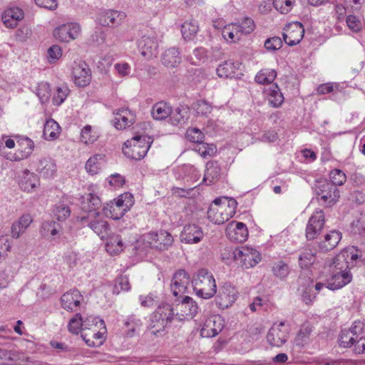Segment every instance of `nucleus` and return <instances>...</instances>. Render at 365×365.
Returning <instances> with one entry per match:
<instances>
[{
	"label": "nucleus",
	"instance_id": "obj_9",
	"mask_svg": "<svg viewBox=\"0 0 365 365\" xmlns=\"http://www.w3.org/2000/svg\"><path fill=\"white\" fill-rule=\"evenodd\" d=\"M81 26L77 23L62 24L53 30V36L61 42H70L78 37Z\"/></svg>",
	"mask_w": 365,
	"mask_h": 365
},
{
	"label": "nucleus",
	"instance_id": "obj_27",
	"mask_svg": "<svg viewBox=\"0 0 365 365\" xmlns=\"http://www.w3.org/2000/svg\"><path fill=\"white\" fill-rule=\"evenodd\" d=\"M40 181L36 175L26 170L19 182L22 190L30 192L35 190L39 186Z\"/></svg>",
	"mask_w": 365,
	"mask_h": 365
},
{
	"label": "nucleus",
	"instance_id": "obj_41",
	"mask_svg": "<svg viewBox=\"0 0 365 365\" xmlns=\"http://www.w3.org/2000/svg\"><path fill=\"white\" fill-rule=\"evenodd\" d=\"M277 72L274 69L261 70L255 76V81L260 84L271 83L276 78Z\"/></svg>",
	"mask_w": 365,
	"mask_h": 365
},
{
	"label": "nucleus",
	"instance_id": "obj_62",
	"mask_svg": "<svg viewBox=\"0 0 365 365\" xmlns=\"http://www.w3.org/2000/svg\"><path fill=\"white\" fill-rule=\"evenodd\" d=\"M130 289V284L128 277L126 275H123L117 279L113 292L118 294L120 290L128 291Z\"/></svg>",
	"mask_w": 365,
	"mask_h": 365
},
{
	"label": "nucleus",
	"instance_id": "obj_29",
	"mask_svg": "<svg viewBox=\"0 0 365 365\" xmlns=\"http://www.w3.org/2000/svg\"><path fill=\"white\" fill-rule=\"evenodd\" d=\"M317 259V250L313 247L304 248L299 255V265L302 269L310 267Z\"/></svg>",
	"mask_w": 365,
	"mask_h": 365
},
{
	"label": "nucleus",
	"instance_id": "obj_23",
	"mask_svg": "<svg viewBox=\"0 0 365 365\" xmlns=\"http://www.w3.org/2000/svg\"><path fill=\"white\" fill-rule=\"evenodd\" d=\"M352 280L350 271L333 272V274L327 284V289L335 290L348 284Z\"/></svg>",
	"mask_w": 365,
	"mask_h": 365
},
{
	"label": "nucleus",
	"instance_id": "obj_34",
	"mask_svg": "<svg viewBox=\"0 0 365 365\" xmlns=\"http://www.w3.org/2000/svg\"><path fill=\"white\" fill-rule=\"evenodd\" d=\"M172 108L165 102L156 103L152 108V115L155 120H164L172 114Z\"/></svg>",
	"mask_w": 365,
	"mask_h": 365
},
{
	"label": "nucleus",
	"instance_id": "obj_1",
	"mask_svg": "<svg viewBox=\"0 0 365 365\" xmlns=\"http://www.w3.org/2000/svg\"><path fill=\"white\" fill-rule=\"evenodd\" d=\"M237 202L233 198H216L207 211L208 219L215 224H223L235 214Z\"/></svg>",
	"mask_w": 365,
	"mask_h": 365
},
{
	"label": "nucleus",
	"instance_id": "obj_4",
	"mask_svg": "<svg viewBox=\"0 0 365 365\" xmlns=\"http://www.w3.org/2000/svg\"><path fill=\"white\" fill-rule=\"evenodd\" d=\"M170 304L158 307L150 317L148 331L151 335L163 336L166 334V327L173 321Z\"/></svg>",
	"mask_w": 365,
	"mask_h": 365
},
{
	"label": "nucleus",
	"instance_id": "obj_35",
	"mask_svg": "<svg viewBox=\"0 0 365 365\" xmlns=\"http://www.w3.org/2000/svg\"><path fill=\"white\" fill-rule=\"evenodd\" d=\"M268 101L273 107L278 108L284 102V96L277 84L271 86L267 90Z\"/></svg>",
	"mask_w": 365,
	"mask_h": 365
},
{
	"label": "nucleus",
	"instance_id": "obj_26",
	"mask_svg": "<svg viewBox=\"0 0 365 365\" xmlns=\"http://www.w3.org/2000/svg\"><path fill=\"white\" fill-rule=\"evenodd\" d=\"M341 233L336 230H331L326 234L324 240L319 244V249L323 252L333 250L340 242Z\"/></svg>",
	"mask_w": 365,
	"mask_h": 365
},
{
	"label": "nucleus",
	"instance_id": "obj_42",
	"mask_svg": "<svg viewBox=\"0 0 365 365\" xmlns=\"http://www.w3.org/2000/svg\"><path fill=\"white\" fill-rule=\"evenodd\" d=\"M188 117V112L185 108L180 109L178 108L175 109V111L170 115V122L173 125H181L186 123Z\"/></svg>",
	"mask_w": 365,
	"mask_h": 365
},
{
	"label": "nucleus",
	"instance_id": "obj_51",
	"mask_svg": "<svg viewBox=\"0 0 365 365\" xmlns=\"http://www.w3.org/2000/svg\"><path fill=\"white\" fill-rule=\"evenodd\" d=\"M98 139V135L95 132H93L92 127L90 125H86L81 130V141L85 144H90L94 143Z\"/></svg>",
	"mask_w": 365,
	"mask_h": 365
},
{
	"label": "nucleus",
	"instance_id": "obj_31",
	"mask_svg": "<svg viewBox=\"0 0 365 365\" xmlns=\"http://www.w3.org/2000/svg\"><path fill=\"white\" fill-rule=\"evenodd\" d=\"M220 175V168L216 162L207 163L202 183L207 185H211L217 181Z\"/></svg>",
	"mask_w": 365,
	"mask_h": 365
},
{
	"label": "nucleus",
	"instance_id": "obj_57",
	"mask_svg": "<svg viewBox=\"0 0 365 365\" xmlns=\"http://www.w3.org/2000/svg\"><path fill=\"white\" fill-rule=\"evenodd\" d=\"M312 331V329L311 327L308 325L303 326L299 330L297 336H296V344L298 346H303L304 344H306L308 341Z\"/></svg>",
	"mask_w": 365,
	"mask_h": 365
},
{
	"label": "nucleus",
	"instance_id": "obj_48",
	"mask_svg": "<svg viewBox=\"0 0 365 365\" xmlns=\"http://www.w3.org/2000/svg\"><path fill=\"white\" fill-rule=\"evenodd\" d=\"M272 269L274 275L280 279L286 278L289 273V267L288 264L283 261L275 262L273 264Z\"/></svg>",
	"mask_w": 365,
	"mask_h": 365
},
{
	"label": "nucleus",
	"instance_id": "obj_19",
	"mask_svg": "<svg viewBox=\"0 0 365 365\" xmlns=\"http://www.w3.org/2000/svg\"><path fill=\"white\" fill-rule=\"evenodd\" d=\"M202 228L195 224H189L184 227L180 234L181 242L186 244H196L203 238Z\"/></svg>",
	"mask_w": 365,
	"mask_h": 365
},
{
	"label": "nucleus",
	"instance_id": "obj_52",
	"mask_svg": "<svg viewBox=\"0 0 365 365\" xmlns=\"http://www.w3.org/2000/svg\"><path fill=\"white\" fill-rule=\"evenodd\" d=\"M50 91L49 84L45 82L38 83L36 88V94L42 103L48 101L51 96Z\"/></svg>",
	"mask_w": 365,
	"mask_h": 365
},
{
	"label": "nucleus",
	"instance_id": "obj_21",
	"mask_svg": "<svg viewBox=\"0 0 365 365\" xmlns=\"http://www.w3.org/2000/svg\"><path fill=\"white\" fill-rule=\"evenodd\" d=\"M83 300V296L77 289H72L64 293L61 298V306L68 311H76Z\"/></svg>",
	"mask_w": 365,
	"mask_h": 365
},
{
	"label": "nucleus",
	"instance_id": "obj_43",
	"mask_svg": "<svg viewBox=\"0 0 365 365\" xmlns=\"http://www.w3.org/2000/svg\"><path fill=\"white\" fill-rule=\"evenodd\" d=\"M123 240L119 235L113 236L106 244V250L110 254H118L123 251Z\"/></svg>",
	"mask_w": 365,
	"mask_h": 365
},
{
	"label": "nucleus",
	"instance_id": "obj_10",
	"mask_svg": "<svg viewBox=\"0 0 365 365\" xmlns=\"http://www.w3.org/2000/svg\"><path fill=\"white\" fill-rule=\"evenodd\" d=\"M284 30L282 35L284 41L289 46L298 44L304 34L303 25L298 21L289 24Z\"/></svg>",
	"mask_w": 365,
	"mask_h": 365
},
{
	"label": "nucleus",
	"instance_id": "obj_61",
	"mask_svg": "<svg viewBox=\"0 0 365 365\" xmlns=\"http://www.w3.org/2000/svg\"><path fill=\"white\" fill-rule=\"evenodd\" d=\"M68 93L69 89L67 86L58 87L56 90V93L54 94L53 98V104L60 106L65 101Z\"/></svg>",
	"mask_w": 365,
	"mask_h": 365
},
{
	"label": "nucleus",
	"instance_id": "obj_54",
	"mask_svg": "<svg viewBox=\"0 0 365 365\" xmlns=\"http://www.w3.org/2000/svg\"><path fill=\"white\" fill-rule=\"evenodd\" d=\"M295 0H273L274 7L281 14H286L289 13L294 4Z\"/></svg>",
	"mask_w": 365,
	"mask_h": 365
},
{
	"label": "nucleus",
	"instance_id": "obj_12",
	"mask_svg": "<svg viewBox=\"0 0 365 365\" xmlns=\"http://www.w3.org/2000/svg\"><path fill=\"white\" fill-rule=\"evenodd\" d=\"M237 292L234 287L230 284H225L215 298L216 304L221 309L228 308L237 299Z\"/></svg>",
	"mask_w": 365,
	"mask_h": 365
},
{
	"label": "nucleus",
	"instance_id": "obj_40",
	"mask_svg": "<svg viewBox=\"0 0 365 365\" xmlns=\"http://www.w3.org/2000/svg\"><path fill=\"white\" fill-rule=\"evenodd\" d=\"M235 66L232 61H225L220 64L216 69L217 74L220 78H229L235 74Z\"/></svg>",
	"mask_w": 365,
	"mask_h": 365
},
{
	"label": "nucleus",
	"instance_id": "obj_59",
	"mask_svg": "<svg viewBox=\"0 0 365 365\" xmlns=\"http://www.w3.org/2000/svg\"><path fill=\"white\" fill-rule=\"evenodd\" d=\"M192 108L197 113L202 115H207L212 111L211 105L205 100H199L192 104Z\"/></svg>",
	"mask_w": 365,
	"mask_h": 365
},
{
	"label": "nucleus",
	"instance_id": "obj_63",
	"mask_svg": "<svg viewBox=\"0 0 365 365\" xmlns=\"http://www.w3.org/2000/svg\"><path fill=\"white\" fill-rule=\"evenodd\" d=\"M346 21L349 29L354 32H359L362 29L363 23L356 16H348Z\"/></svg>",
	"mask_w": 365,
	"mask_h": 365
},
{
	"label": "nucleus",
	"instance_id": "obj_37",
	"mask_svg": "<svg viewBox=\"0 0 365 365\" xmlns=\"http://www.w3.org/2000/svg\"><path fill=\"white\" fill-rule=\"evenodd\" d=\"M222 35L226 41L233 43L240 41L242 36L235 24L225 26L222 29Z\"/></svg>",
	"mask_w": 365,
	"mask_h": 365
},
{
	"label": "nucleus",
	"instance_id": "obj_5",
	"mask_svg": "<svg viewBox=\"0 0 365 365\" xmlns=\"http://www.w3.org/2000/svg\"><path fill=\"white\" fill-rule=\"evenodd\" d=\"M78 221L83 227H89L102 240L109 237L111 234L109 224L100 216L99 212L87 213L79 217Z\"/></svg>",
	"mask_w": 365,
	"mask_h": 365
},
{
	"label": "nucleus",
	"instance_id": "obj_17",
	"mask_svg": "<svg viewBox=\"0 0 365 365\" xmlns=\"http://www.w3.org/2000/svg\"><path fill=\"white\" fill-rule=\"evenodd\" d=\"M73 77L75 84L78 86H86L91 80V69L85 62L76 63L73 67Z\"/></svg>",
	"mask_w": 365,
	"mask_h": 365
},
{
	"label": "nucleus",
	"instance_id": "obj_36",
	"mask_svg": "<svg viewBox=\"0 0 365 365\" xmlns=\"http://www.w3.org/2000/svg\"><path fill=\"white\" fill-rule=\"evenodd\" d=\"M349 255L348 252H342L340 254L337 255L333 259V263L331 265L333 272H345L349 271V262L347 259Z\"/></svg>",
	"mask_w": 365,
	"mask_h": 365
},
{
	"label": "nucleus",
	"instance_id": "obj_18",
	"mask_svg": "<svg viewBox=\"0 0 365 365\" xmlns=\"http://www.w3.org/2000/svg\"><path fill=\"white\" fill-rule=\"evenodd\" d=\"M226 234L230 240L237 242H243L248 237V230L243 222H231L226 228Z\"/></svg>",
	"mask_w": 365,
	"mask_h": 365
},
{
	"label": "nucleus",
	"instance_id": "obj_64",
	"mask_svg": "<svg viewBox=\"0 0 365 365\" xmlns=\"http://www.w3.org/2000/svg\"><path fill=\"white\" fill-rule=\"evenodd\" d=\"M282 46V41L279 37L274 36L267 38L264 42V47L268 51H276Z\"/></svg>",
	"mask_w": 365,
	"mask_h": 365
},
{
	"label": "nucleus",
	"instance_id": "obj_47",
	"mask_svg": "<svg viewBox=\"0 0 365 365\" xmlns=\"http://www.w3.org/2000/svg\"><path fill=\"white\" fill-rule=\"evenodd\" d=\"M53 215L58 222H63L71 215L70 207L63 203L57 204L53 209Z\"/></svg>",
	"mask_w": 365,
	"mask_h": 365
},
{
	"label": "nucleus",
	"instance_id": "obj_13",
	"mask_svg": "<svg viewBox=\"0 0 365 365\" xmlns=\"http://www.w3.org/2000/svg\"><path fill=\"white\" fill-rule=\"evenodd\" d=\"M288 339L287 330L284 328V323L274 324L267 335V342L272 346H282Z\"/></svg>",
	"mask_w": 365,
	"mask_h": 365
},
{
	"label": "nucleus",
	"instance_id": "obj_56",
	"mask_svg": "<svg viewBox=\"0 0 365 365\" xmlns=\"http://www.w3.org/2000/svg\"><path fill=\"white\" fill-rule=\"evenodd\" d=\"M86 200L87 201V205H84L83 208L88 210V213L96 212V210L101 206L100 198L91 193L87 195Z\"/></svg>",
	"mask_w": 365,
	"mask_h": 365
},
{
	"label": "nucleus",
	"instance_id": "obj_24",
	"mask_svg": "<svg viewBox=\"0 0 365 365\" xmlns=\"http://www.w3.org/2000/svg\"><path fill=\"white\" fill-rule=\"evenodd\" d=\"M24 18V12L19 8L6 10L2 14V21L7 28H15L18 22Z\"/></svg>",
	"mask_w": 365,
	"mask_h": 365
},
{
	"label": "nucleus",
	"instance_id": "obj_6",
	"mask_svg": "<svg viewBox=\"0 0 365 365\" xmlns=\"http://www.w3.org/2000/svg\"><path fill=\"white\" fill-rule=\"evenodd\" d=\"M313 190L319 202H322L327 206L334 205L340 197L339 189L326 179L317 180Z\"/></svg>",
	"mask_w": 365,
	"mask_h": 365
},
{
	"label": "nucleus",
	"instance_id": "obj_22",
	"mask_svg": "<svg viewBox=\"0 0 365 365\" xmlns=\"http://www.w3.org/2000/svg\"><path fill=\"white\" fill-rule=\"evenodd\" d=\"M140 54L147 59L157 55L158 43L153 37L143 36L138 41Z\"/></svg>",
	"mask_w": 365,
	"mask_h": 365
},
{
	"label": "nucleus",
	"instance_id": "obj_46",
	"mask_svg": "<svg viewBox=\"0 0 365 365\" xmlns=\"http://www.w3.org/2000/svg\"><path fill=\"white\" fill-rule=\"evenodd\" d=\"M19 153L21 154L20 158H27L32 153L34 148V142L29 138L21 139L19 143Z\"/></svg>",
	"mask_w": 365,
	"mask_h": 365
},
{
	"label": "nucleus",
	"instance_id": "obj_8",
	"mask_svg": "<svg viewBox=\"0 0 365 365\" xmlns=\"http://www.w3.org/2000/svg\"><path fill=\"white\" fill-rule=\"evenodd\" d=\"M232 255L234 259L244 269L252 267L261 261L259 252L252 247L236 248Z\"/></svg>",
	"mask_w": 365,
	"mask_h": 365
},
{
	"label": "nucleus",
	"instance_id": "obj_39",
	"mask_svg": "<svg viewBox=\"0 0 365 365\" xmlns=\"http://www.w3.org/2000/svg\"><path fill=\"white\" fill-rule=\"evenodd\" d=\"M103 161V155L96 154L91 157L86 163V169L91 175L96 174L100 170L101 165Z\"/></svg>",
	"mask_w": 365,
	"mask_h": 365
},
{
	"label": "nucleus",
	"instance_id": "obj_14",
	"mask_svg": "<svg viewBox=\"0 0 365 365\" xmlns=\"http://www.w3.org/2000/svg\"><path fill=\"white\" fill-rule=\"evenodd\" d=\"M115 117L113 123L118 130L125 129L135 121V113L128 108H120L113 112Z\"/></svg>",
	"mask_w": 365,
	"mask_h": 365
},
{
	"label": "nucleus",
	"instance_id": "obj_32",
	"mask_svg": "<svg viewBox=\"0 0 365 365\" xmlns=\"http://www.w3.org/2000/svg\"><path fill=\"white\" fill-rule=\"evenodd\" d=\"M162 63L167 67L174 68L181 62V57L178 49L170 48L162 55Z\"/></svg>",
	"mask_w": 365,
	"mask_h": 365
},
{
	"label": "nucleus",
	"instance_id": "obj_45",
	"mask_svg": "<svg viewBox=\"0 0 365 365\" xmlns=\"http://www.w3.org/2000/svg\"><path fill=\"white\" fill-rule=\"evenodd\" d=\"M68 329L70 332L78 334L81 330L85 331L84 320L80 314H76L68 322Z\"/></svg>",
	"mask_w": 365,
	"mask_h": 365
},
{
	"label": "nucleus",
	"instance_id": "obj_7",
	"mask_svg": "<svg viewBox=\"0 0 365 365\" xmlns=\"http://www.w3.org/2000/svg\"><path fill=\"white\" fill-rule=\"evenodd\" d=\"M170 309L173 319L181 322L192 319L198 312V306L192 298L185 296L181 301L177 299Z\"/></svg>",
	"mask_w": 365,
	"mask_h": 365
},
{
	"label": "nucleus",
	"instance_id": "obj_58",
	"mask_svg": "<svg viewBox=\"0 0 365 365\" xmlns=\"http://www.w3.org/2000/svg\"><path fill=\"white\" fill-rule=\"evenodd\" d=\"M331 184L335 187L342 185L346 180L345 173L339 169H334L329 173Z\"/></svg>",
	"mask_w": 365,
	"mask_h": 365
},
{
	"label": "nucleus",
	"instance_id": "obj_3",
	"mask_svg": "<svg viewBox=\"0 0 365 365\" xmlns=\"http://www.w3.org/2000/svg\"><path fill=\"white\" fill-rule=\"evenodd\" d=\"M152 142L148 135H135L124 143L123 153L128 158L140 160L146 155Z\"/></svg>",
	"mask_w": 365,
	"mask_h": 365
},
{
	"label": "nucleus",
	"instance_id": "obj_33",
	"mask_svg": "<svg viewBox=\"0 0 365 365\" xmlns=\"http://www.w3.org/2000/svg\"><path fill=\"white\" fill-rule=\"evenodd\" d=\"M60 133L61 127L56 121L51 118L46 122L43 132L46 140H53L59 136Z\"/></svg>",
	"mask_w": 365,
	"mask_h": 365
},
{
	"label": "nucleus",
	"instance_id": "obj_15",
	"mask_svg": "<svg viewBox=\"0 0 365 365\" xmlns=\"http://www.w3.org/2000/svg\"><path fill=\"white\" fill-rule=\"evenodd\" d=\"M324 215L322 211L314 212L309 218L306 228V238L308 240L315 239L324 225Z\"/></svg>",
	"mask_w": 365,
	"mask_h": 365
},
{
	"label": "nucleus",
	"instance_id": "obj_50",
	"mask_svg": "<svg viewBox=\"0 0 365 365\" xmlns=\"http://www.w3.org/2000/svg\"><path fill=\"white\" fill-rule=\"evenodd\" d=\"M98 327H102L106 330V324L103 319L94 316H89L84 319V329L92 330Z\"/></svg>",
	"mask_w": 365,
	"mask_h": 365
},
{
	"label": "nucleus",
	"instance_id": "obj_44",
	"mask_svg": "<svg viewBox=\"0 0 365 365\" xmlns=\"http://www.w3.org/2000/svg\"><path fill=\"white\" fill-rule=\"evenodd\" d=\"M103 212L105 215L113 220L120 219L126 212L125 208H120L116 205H113L108 203L107 205L103 208Z\"/></svg>",
	"mask_w": 365,
	"mask_h": 365
},
{
	"label": "nucleus",
	"instance_id": "obj_30",
	"mask_svg": "<svg viewBox=\"0 0 365 365\" xmlns=\"http://www.w3.org/2000/svg\"><path fill=\"white\" fill-rule=\"evenodd\" d=\"M37 171L42 177L49 178L56 173V165L51 158H45L39 160Z\"/></svg>",
	"mask_w": 365,
	"mask_h": 365
},
{
	"label": "nucleus",
	"instance_id": "obj_60",
	"mask_svg": "<svg viewBox=\"0 0 365 365\" xmlns=\"http://www.w3.org/2000/svg\"><path fill=\"white\" fill-rule=\"evenodd\" d=\"M187 139L199 145L203 143L204 135L198 128H188L186 131Z\"/></svg>",
	"mask_w": 365,
	"mask_h": 365
},
{
	"label": "nucleus",
	"instance_id": "obj_25",
	"mask_svg": "<svg viewBox=\"0 0 365 365\" xmlns=\"http://www.w3.org/2000/svg\"><path fill=\"white\" fill-rule=\"evenodd\" d=\"M105 332L106 330L102 327H98L89 331L88 333H82L81 336L88 346L96 347L102 344Z\"/></svg>",
	"mask_w": 365,
	"mask_h": 365
},
{
	"label": "nucleus",
	"instance_id": "obj_28",
	"mask_svg": "<svg viewBox=\"0 0 365 365\" xmlns=\"http://www.w3.org/2000/svg\"><path fill=\"white\" fill-rule=\"evenodd\" d=\"M154 242L152 247L159 250H168L173 242V237L170 233L165 230L153 234Z\"/></svg>",
	"mask_w": 365,
	"mask_h": 365
},
{
	"label": "nucleus",
	"instance_id": "obj_2",
	"mask_svg": "<svg viewBox=\"0 0 365 365\" xmlns=\"http://www.w3.org/2000/svg\"><path fill=\"white\" fill-rule=\"evenodd\" d=\"M192 284L196 294L203 299H210L217 292L212 274L205 269H200L193 276Z\"/></svg>",
	"mask_w": 365,
	"mask_h": 365
},
{
	"label": "nucleus",
	"instance_id": "obj_11",
	"mask_svg": "<svg viewBox=\"0 0 365 365\" xmlns=\"http://www.w3.org/2000/svg\"><path fill=\"white\" fill-rule=\"evenodd\" d=\"M126 18L124 11L117 10H106L98 17V23L103 26H118L121 25Z\"/></svg>",
	"mask_w": 365,
	"mask_h": 365
},
{
	"label": "nucleus",
	"instance_id": "obj_38",
	"mask_svg": "<svg viewBox=\"0 0 365 365\" xmlns=\"http://www.w3.org/2000/svg\"><path fill=\"white\" fill-rule=\"evenodd\" d=\"M198 31V25L195 21H186L181 26L182 35L185 40H192Z\"/></svg>",
	"mask_w": 365,
	"mask_h": 365
},
{
	"label": "nucleus",
	"instance_id": "obj_53",
	"mask_svg": "<svg viewBox=\"0 0 365 365\" xmlns=\"http://www.w3.org/2000/svg\"><path fill=\"white\" fill-rule=\"evenodd\" d=\"M42 230L45 235L56 236L61 230V226L59 223L51 220L46 221L42 224Z\"/></svg>",
	"mask_w": 365,
	"mask_h": 365
},
{
	"label": "nucleus",
	"instance_id": "obj_20",
	"mask_svg": "<svg viewBox=\"0 0 365 365\" xmlns=\"http://www.w3.org/2000/svg\"><path fill=\"white\" fill-rule=\"evenodd\" d=\"M189 283V274L182 269L177 271L173 275L170 285L173 294L178 297V295L184 294Z\"/></svg>",
	"mask_w": 365,
	"mask_h": 365
},
{
	"label": "nucleus",
	"instance_id": "obj_16",
	"mask_svg": "<svg viewBox=\"0 0 365 365\" xmlns=\"http://www.w3.org/2000/svg\"><path fill=\"white\" fill-rule=\"evenodd\" d=\"M223 327V319L220 316H212L204 322L200 334L203 337H214L222 330Z\"/></svg>",
	"mask_w": 365,
	"mask_h": 365
},
{
	"label": "nucleus",
	"instance_id": "obj_55",
	"mask_svg": "<svg viewBox=\"0 0 365 365\" xmlns=\"http://www.w3.org/2000/svg\"><path fill=\"white\" fill-rule=\"evenodd\" d=\"M356 339L348 330L344 329L341 331L339 339V345L344 348L354 346Z\"/></svg>",
	"mask_w": 365,
	"mask_h": 365
},
{
	"label": "nucleus",
	"instance_id": "obj_49",
	"mask_svg": "<svg viewBox=\"0 0 365 365\" xmlns=\"http://www.w3.org/2000/svg\"><path fill=\"white\" fill-rule=\"evenodd\" d=\"M235 24L242 35L251 34L255 28L254 21L250 17H245L241 22L235 23Z\"/></svg>",
	"mask_w": 365,
	"mask_h": 365
}]
</instances>
